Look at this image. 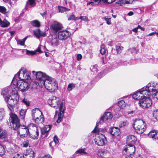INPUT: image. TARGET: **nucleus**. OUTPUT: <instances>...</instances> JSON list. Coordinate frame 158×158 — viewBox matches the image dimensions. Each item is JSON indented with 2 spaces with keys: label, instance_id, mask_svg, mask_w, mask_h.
<instances>
[{
  "label": "nucleus",
  "instance_id": "1",
  "mask_svg": "<svg viewBox=\"0 0 158 158\" xmlns=\"http://www.w3.org/2000/svg\"><path fill=\"white\" fill-rule=\"evenodd\" d=\"M30 126H32L33 128H34L35 129H36L35 135H32V134H30L29 131L28 127L24 125H20L19 127H18V129H16L15 130L17 131L18 134L22 138H24L29 136L30 138L33 139H37L38 138L39 134L38 127L35 124L33 123L30 124Z\"/></svg>",
  "mask_w": 158,
  "mask_h": 158
},
{
  "label": "nucleus",
  "instance_id": "2",
  "mask_svg": "<svg viewBox=\"0 0 158 158\" xmlns=\"http://www.w3.org/2000/svg\"><path fill=\"white\" fill-rule=\"evenodd\" d=\"M19 99L17 91L15 88L12 90L10 95L5 98V101L7 104L8 107L10 110L13 109V106L18 103Z\"/></svg>",
  "mask_w": 158,
  "mask_h": 158
},
{
  "label": "nucleus",
  "instance_id": "3",
  "mask_svg": "<svg viewBox=\"0 0 158 158\" xmlns=\"http://www.w3.org/2000/svg\"><path fill=\"white\" fill-rule=\"evenodd\" d=\"M42 85H44L45 88L49 91L52 92L56 90L58 87L56 80L49 77L44 81H43Z\"/></svg>",
  "mask_w": 158,
  "mask_h": 158
},
{
  "label": "nucleus",
  "instance_id": "4",
  "mask_svg": "<svg viewBox=\"0 0 158 158\" xmlns=\"http://www.w3.org/2000/svg\"><path fill=\"white\" fill-rule=\"evenodd\" d=\"M146 123L143 120H136L133 124V126L137 133L141 134L145 130Z\"/></svg>",
  "mask_w": 158,
  "mask_h": 158
},
{
  "label": "nucleus",
  "instance_id": "5",
  "mask_svg": "<svg viewBox=\"0 0 158 158\" xmlns=\"http://www.w3.org/2000/svg\"><path fill=\"white\" fill-rule=\"evenodd\" d=\"M112 115L111 113L109 112H105L103 115L101 117L99 121H98L96 125L93 132L94 133L98 132L100 131L99 129H98L97 127L98 126V124H102L105 121L109 119H110L112 118Z\"/></svg>",
  "mask_w": 158,
  "mask_h": 158
},
{
  "label": "nucleus",
  "instance_id": "6",
  "mask_svg": "<svg viewBox=\"0 0 158 158\" xmlns=\"http://www.w3.org/2000/svg\"><path fill=\"white\" fill-rule=\"evenodd\" d=\"M12 83L15 86H17L19 88V90L23 92L27 91L29 88L28 84L27 82L18 80L15 78L13 79Z\"/></svg>",
  "mask_w": 158,
  "mask_h": 158
},
{
  "label": "nucleus",
  "instance_id": "7",
  "mask_svg": "<svg viewBox=\"0 0 158 158\" xmlns=\"http://www.w3.org/2000/svg\"><path fill=\"white\" fill-rule=\"evenodd\" d=\"M144 92L146 96H149L151 94V92H154L158 90V84L155 83H149L146 87H143Z\"/></svg>",
  "mask_w": 158,
  "mask_h": 158
},
{
  "label": "nucleus",
  "instance_id": "8",
  "mask_svg": "<svg viewBox=\"0 0 158 158\" xmlns=\"http://www.w3.org/2000/svg\"><path fill=\"white\" fill-rule=\"evenodd\" d=\"M11 122V126L14 130L18 129L21 124H20V120L16 115L12 114L10 116Z\"/></svg>",
  "mask_w": 158,
  "mask_h": 158
},
{
  "label": "nucleus",
  "instance_id": "9",
  "mask_svg": "<svg viewBox=\"0 0 158 158\" xmlns=\"http://www.w3.org/2000/svg\"><path fill=\"white\" fill-rule=\"evenodd\" d=\"M139 104L141 108L144 109L150 107L152 104V102L150 98L146 95V97L139 100Z\"/></svg>",
  "mask_w": 158,
  "mask_h": 158
},
{
  "label": "nucleus",
  "instance_id": "10",
  "mask_svg": "<svg viewBox=\"0 0 158 158\" xmlns=\"http://www.w3.org/2000/svg\"><path fill=\"white\" fill-rule=\"evenodd\" d=\"M32 72L34 75L35 76L37 79L39 80L38 83H40L41 85L43 84L42 81H44L49 77L45 73H43L40 71L36 72L35 71H32Z\"/></svg>",
  "mask_w": 158,
  "mask_h": 158
},
{
  "label": "nucleus",
  "instance_id": "11",
  "mask_svg": "<svg viewBox=\"0 0 158 158\" xmlns=\"http://www.w3.org/2000/svg\"><path fill=\"white\" fill-rule=\"evenodd\" d=\"M61 102H62L60 103V99L59 98L55 96L53 97L52 98L48 100V104L51 106L54 107H59Z\"/></svg>",
  "mask_w": 158,
  "mask_h": 158
},
{
  "label": "nucleus",
  "instance_id": "12",
  "mask_svg": "<svg viewBox=\"0 0 158 158\" xmlns=\"http://www.w3.org/2000/svg\"><path fill=\"white\" fill-rule=\"evenodd\" d=\"M106 137L102 134H98L95 136V143L98 146H102L105 143Z\"/></svg>",
  "mask_w": 158,
  "mask_h": 158
},
{
  "label": "nucleus",
  "instance_id": "13",
  "mask_svg": "<svg viewBox=\"0 0 158 158\" xmlns=\"http://www.w3.org/2000/svg\"><path fill=\"white\" fill-rule=\"evenodd\" d=\"M135 151V148L134 145H130L127 144L125 145L123 148V153L124 154L132 155Z\"/></svg>",
  "mask_w": 158,
  "mask_h": 158
},
{
  "label": "nucleus",
  "instance_id": "14",
  "mask_svg": "<svg viewBox=\"0 0 158 158\" xmlns=\"http://www.w3.org/2000/svg\"><path fill=\"white\" fill-rule=\"evenodd\" d=\"M59 108L60 112L58 114V118L56 121L57 123H60L62 121L64 116V114L65 109L64 103V102L61 103L60 106H59Z\"/></svg>",
  "mask_w": 158,
  "mask_h": 158
},
{
  "label": "nucleus",
  "instance_id": "15",
  "mask_svg": "<svg viewBox=\"0 0 158 158\" xmlns=\"http://www.w3.org/2000/svg\"><path fill=\"white\" fill-rule=\"evenodd\" d=\"M63 28L62 25L58 22H54L50 26L51 31L54 33H57L59 31L61 30Z\"/></svg>",
  "mask_w": 158,
  "mask_h": 158
},
{
  "label": "nucleus",
  "instance_id": "16",
  "mask_svg": "<svg viewBox=\"0 0 158 158\" xmlns=\"http://www.w3.org/2000/svg\"><path fill=\"white\" fill-rule=\"evenodd\" d=\"M143 89L142 88L139 91H137L133 94L132 97L134 99L140 100L142 99L143 97H146L145 93L144 92Z\"/></svg>",
  "mask_w": 158,
  "mask_h": 158
},
{
  "label": "nucleus",
  "instance_id": "17",
  "mask_svg": "<svg viewBox=\"0 0 158 158\" xmlns=\"http://www.w3.org/2000/svg\"><path fill=\"white\" fill-rule=\"evenodd\" d=\"M70 33L68 31H60L58 33V37L59 40L67 39L70 36Z\"/></svg>",
  "mask_w": 158,
  "mask_h": 158
},
{
  "label": "nucleus",
  "instance_id": "18",
  "mask_svg": "<svg viewBox=\"0 0 158 158\" xmlns=\"http://www.w3.org/2000/svg\"><path fill=\"white\" fill-rule=\"evenodd\" d=\"M137 140L136 137L134 135H129L127 136V143L130 145H133Z\"/></svg>",
  "mask_w": 158,
  "mask_h": 158
},
{
  "label": "nucleus",
  "instance_id": "19",
  "mask_svg": "<svg viewBox=\"0 0 158 158\" xmlns=\"http://www.w3.org/2000/svg\"><path fill=\"white\" fill-rule=\"evenodd\" d=\"M109 133L113 136H117L119 135L121 132L119 129L115 127H114L110 128L109 130Z\"/></svg>",
  "mask_w": 158,
  "mask_h": 158
},
{
  "label": "nucleus",
  "instance_id": "20",
  "mask_svg": "<svg viewBox=\"0 0 158 158\" xmlns=\"http://www.w3.org/2000/svg\"><path fill=\"white\" fill-rule=\"evenodd\" d=\"M34 152L32 150L27 151L26 153L23 155V158H34Z\"/></svg>",
  "mask_w": 158,
  "mask_h": 158
},
{
  "label": "nucleus",
  "instance_id": "21",
  "mask_svg": "<svg viewBox=\"0 0 158 158\" xmlns=\"http://www.w3.org/2000/svg\"><path fill=\"white\" fill-rule=\"evenodd\" d=\"M34 34L38 38L41 36L44 37L46 36L45 32L41 31L39 29L35 30L34 31Z\"/></svg>",
  "mask_w": 158,
  "mask_h": 158
},
{
  "label": "nucleus",
  "instance_id": "22",
  "mask_svg": "<svg viewBox=\"0 0 158 158\" xmlns=\"http://www.w3.org/2000/svg\"><path fill=\"white\" fill-rule=\"evenodd\" d=\"M51 127V125H46L41 129V135H44L47 133L50 130Z\"/></svg>",
  "mask_w": 158,
  "mask_h": 158
},
{
  "label": "nucleus",
  "instance_id": "23",
  "mask_svg": "<svg viewBox=\"0 0 158 158\" xmlns=\"http://www.w3.org/2000/svg\"><path fill=\"white\" fill-rule=\"evenodd\" d=\"M18 77L20 80H23L24 77V71L22 70H19L17 74L15 75L13 78H15V77Z\"/></svg>",
  "mask_w": 158,
  "mask_h": 158
},
{
  "label": "nucleus",
  "instance_id": "24",
  "mask_svg": "<svg viewBox=\"0 0 158 158\" xmlns=\"http://www.w3.org/2000/svg\"><path fill=\"white\" fill-rule=\"evenodd\" d=\"M133 1V0H120L118 2V4L121 6H122L126 4L131 3Z\"/></svg>",
  "mask_w": 158,
  "mask_h": 158
},
{
  "label": "nucleus",
  "instance_id": "25",
  "mask_svg": "<svg viewBox=\"0 0 158 158\" xmlns=\"http://www.w3.org/2000/svg\"><path fill=\"white\" fill-rule=\"evenodd\" d=\"M31 24L33 27H39L40 26V22L37 20H35L31 21Z\"/></svg>",
  "mask_w": 158,
  "mask_h": 158
},
{
  "label": "nucleus",
  "instance_id": "26",
  "mask_svg": "<svg viewBox=\"0 0 158 158\" xmlns=\"http://www.w3.org/2000/svg\"><path fill=\"white\" fill-rule=\"evenodd\" d=\"M10 23L6 19L2 21L1 27H7L10 25Z\"/></svg>",
  "mask_w": 158,
  "mask_h": 158
},
{
  "label": "nucleus",
  "instance_id": "27",
  "mask_svg": "<svg viewBox=\"0 0 158 158\" xmlns=\"http://www.w3.org/2000/svg\"><path fill=\"white\" fill-rule=\"evenodd\" d=\"M35 120V123L39 124L43 123L44 122V119L43 117L40 116V117H36Z\"/></svg>",
  "mask_w": 158,
  "mask_h": 158
},
{
  "label": "nucleus",
  "instance_id": "28",
  "mask_svg": "<svg viewBox=\"0 0 158 158\" xmlns=\"http://www.w3.org/2000/svg\"><path fill=\"white\" fill-rule=\"evenodd\" d=\"M5 111L2 108H0V121H2L4 116Z\"/></svg>",
  "mask_w": 158,
  "mask_h": 158
},
{
  "label": "nucleus",
  "instance_id": "29",
  "mask_svg": "<svg viewBox=\"0 0 158 158\" xmlns=\"http://www.w3.org/2000/svg\"><path fill=\"white\" fill-rule=\"evenodd\" d=\"M26 111V110L22 109L19 111V114L22 119H24L25 116V113Z\"/></svg>",
  "mask_w": 158,
  "mask_h": 158
},
{
  "label": "nucleus",
  "instance_id": "30",
  "mask_svg": "<svg viewBox=\"0 0 158 158\" xmlns=\"http://www.w3.org/2000/svg\"><path fill=\"white\" fill-rule=\"evenodd\" d=\"M86 149L84 148H80L75 153L76 154H87V152H86Z\"/></svg>",
  "mask_w": 158,
  "mask_h": 158
},
{
  "label": "nucleus",
  "instance_id": "31",
  "mask_svg": "<svg viewBox=\"0 0 158 158\" xmlns=\"http://www.w3.org/2000/svg\"><path fill=\"white\" fill-rule=\"evenodd\" d=\"M26 70L24 71V77L23 80H29L30 78V76L28 73L27 72Z\"/></svg>",
  "mask_w": 158,
  "mask_h": 158
},
{
  "label": "nucleus",
  "instance_id": "32",
  "mask_svg": "<svg viewBox=\"0 0 158 158\" xmlns=\"http://www.w3.org/2000/svg\"><path fill=\"white\" fill-rule=\"evenodd\" d=\"M75 87V84L73 83H69L67 89L68 91H71Z\"/></svg>",
  "mask_w": 158,
  "mask_h": 158
},
{
  "label": "nucleus",
  "instance_id": "33",
  "mask_svg": "<svg viewBox=\"0 0 158 158\" xmlns=\"http://www.w3.org/2000/svg\"><path fill=\"white\" fill-rule=\"evenodd\" d=\"M59 42L58 40H51L49 44L51 45L55 46L58 45Z\"/></svg>",
  "mask_w": 158,
  "mask_h": 158
},
{
  "label": "nucleus",
  "instance_id": "34",
  "mask_svg": "<svg viewBox=\"0 0 158 158\" xmlns=\"http://www.w3.org/2000/svg\"><path fill=\"white\" fill-rule=\"evenodd\" d=\"M26 51V54L29 56H32L36 53L35 52L33 51H30L24 49L23 50V52Z\"/></svg>",
  "mask_w": 158,
  "mask_h": 158
},
{
  "label": "nucleus",
  "instance_id": "35",
  "mask_svg": "<svg viewBox=\"0 0 158 158\" xmlns=\"http://www.w3.org/2000/svg\"><path fill=\"white\" fill-rule=\"evenodd\" d=\"M35 4V0H28L27 2V5H29L30 6H34Z\"/></svg>",
  "mask_w": 158,
  "mask_h": 158
},
{
  "label": "nucleus",
  "instance_id": "36",
  "mask_svg": "<svg viewBox=\"0 0 158 158\" xmlns=\"http://www.w3.org/2000/svg\"><path fill=\"white\" fill-rule=\"evenodd\" d=\"M78 17H75V16L73 15H70L68 18V20H78Z\"/></svg>",
  "mask_w": 158,
  "mask_h": 158
},
{
  "label": "nucleus",
  "instance_id": "37",
  "mask_svg": "<svg viewBox=\"0 0 158 158\" xmlns=\"http://www.w3.org/2000/svg\"><path fill=\"white\" fill-rule=\"evenodd\" d=\"M100 48V52L101 53L102 55L104 54L106 52V50L105 49L104 45L103 44L101 45Z\"/></svg>",
  "mask_w": 158,
  "mask_h": 158
},
{
  "label": "nucleus",
  "instance_id": "38",
  "mask_svg": "<svg viewBox=\"0 0 158 158\" xmlns=\"http://www.w3.org/2000/svg\"><path fill=\"white\" fill-rule=\"evenodd\" d=\"M156 131H151L148 134V135L150 137H151L153 139H154L155 137V135L156 134Z\"/></svg>",
  "mask_w": 158,
  "mask_h": 158
},
{
  "label": "nucleus",
  "instance_id": "39",
  "mask_svg": "<svg viewBox=\"0 0 158 158\" xmlns=\"http://www.w3.org/2000/svg\"><path fill=\"white\" fill-rule=\"evenodd\" d=\"M118 105L122 108L125 106V102L123 100H121L118 102Z\"/></svg>",
  "mask_w": 158,
  "mask_h": 158
},
{
  "label": "nucleus",
  "instance_id": "40",
  "mask_svg": "<svg viewBox=\"0 0 158 158\" xmlns=\"http://www.w3.org/2000/svg\"><path fill=\"white\" fill-rule=\"evenodd\" d=\"M153 115L154 117L157 120H158V110L154 111L153 113Z\"/></svg>",
  "mask_w": 158,
  "mask_h": 158
},
{
  "label": "nucleus",
  "instance_id": "41",
  "mask_svg": "<svg viewBox=\"0 0 158 158\" xmlns=\"http://www.w3.org/2000/svg\"><path fill=\"white\" fill-rule=\"evenodd\" d=\"M8 93V88H6L3 89L1 93L2 95L4 96L6 95Z\"/></svg>",
  "mask_w": 158,
  "mask_h": 158
},
{
  "label": "nucleus",
  "instance_id": "42",
  "mask_svg": "<svg viewBox=\"0 0 158 158\" xmlns=\"http://www.w3.org/2000/svg\"><path fill=\"white\" fill-rule=\"evenodd\" d=\"M116 50L117 53L119 54L121 52V51L123 49V47H121L119 46H116Z\"/></svg>",
  "mask_w": 158,
  "mask_h": 158
},
{
  "label": "nucleus",
  "instance_id": "43",
  "mask_svg": "<svg viewBox=\"0 0 158 158\" xmlns=\"http://www.w3.org/2000/svg\"><path fill=\"white\" fill-rule=\"evenodd\" d=\"M5 152V149L3 147L2 145L0 146V155L4 154Z\"/></svg>",
  "mask_w": 158,
  "mask_h": 158
},
{
  "label": "nucleus",
  "instance_id": "44",
  "mask_svg": "<svg viewBox=\"0 0 158 158\" xmlns=\"http://www.w3.org/2000/svg\"><path fill=\"white\" fill-rule=\"evenodd\" d=\"M115 0H102V3L105 4L111 3L115 2Z\"/></svg>",
  "mask_w": 158,
  "mask_h": 158
},
{
  "label": "nucleus",
  "instance_id": "45",
  "mask_svg": "<svg viewBox=\"0 0 158 158\" xmlns=\"http://www.w3.org/2000/svg\"><path fill=\"white\" fill-rule=\"evenodd\" d=\"M90 69L92 72L94 73L97 72L98 71V69L97 68V66L94 65L90 67Z\"/></svg>",
  "mask_w": 158,
  "mask_h": 158
},
{
  "label": "nucleus",
  "instance_id": "46",
  "mask_svg": "<svg viewBox=\"0 0 158 158\" xmlns=\"http://www.w3.org/2000/svg\"><path fill=\"white\" fill-rule=\"evenodd\" d=\"M128 51L133 54H135L137 52V50L135 48H130L128 49Z\"/></svg>",
  "mask_w": 158,
  "mask_h": 158
},
{
  "label": "nucleus",
  "instance_id": "47",
  "mask_svg": "<svg viewBox=\"0 0 158 158\" xmlns=\"http://www.w3.org/2000/svg\"><path fill=\"white\" fill-rule=\"evenodd\" d=\"M59 12L63 13L66 11V7L62 6H59Z\"/></svg>",
  "mask_w": 158,
  "mask_h": 158
},
{
  "label": "nucleus",
  "instance_id": "48",
  "mask_svg": "<svg viewBox=\"0 0 158 158\" xmlns=\"http://www.w3.org/2000/svg\"><path fill=\"white\" fill-rule=\"evenodd\" d=\"M23 102L27 106L30 105V102L27 99H24L23 100Z\"/></svg>",
  "mask_w": 158,
  "mask_h": 158
},
{
  "label": "nucleus",
  "instance_id": "49",
  "mask_svg": "<svg viewBox=\"0 0 158 158\" xmlns=\"http://www.w3.org/2000/svg\"><path fill=\"white\" fill-rule=\"evenodd\" d=\"M79 19H81L82 20L88 22L89 21L88 18L86 16H81L79 17H78Z\"/></svg>",
  "mask_w": 158,
  "mask_h": 158
},
{
  "label": "nucleus",
  "instance_id": "50",
  "mask_svg": "<svg viewBox=\"0 0 158 158\" xmlns=\"http://www.w3.org/2000/svg\"><path fill=\"white\" fill-rule=\"evenodd\" d=\"M40 111L39 110V109L35 108L33 109L32 110V114H36L37 113H40Z\"/></svg>",
  "mask_w": 158,
  "mask_h": 158
},
{
  "label": "nucleus",
  "instance_id": "51",
  "mask_svg": "<svg viewBox=\"0 0 158 158\" xmlns=\"http://www.w3.org/2000/svg\"><path fill=\"white\" fill-rule=\"evenodd\" d=\"M18 44L24 45L25 40H17Z\"/></svg>",
  "mask_w": 158,
  "mask_h": 158
},
{
  "label": "nucleus",
  "instance_id": "52",
  "mask_svg": "<svg viewBox=\"0 0 158 158\" xmlns=\"http://www.w3.org/2000/svg\"><path fill=\"white\" fill-rule=\"evenodd\" d=\"M13 158H23V155L22 154H17Z\"/></svg>",
  "mask_w": 158,
  "mask_h": 158
},
{
  "label": "nucleus",
  "instance_id": "53",
  "mask_svg": "<svg viewBox=\"0 0 158 158\" xmlns=\"http://www.w3.org/2000/svg\"><path fill=\"white\" fill-rule=\"evenodd\" d=\"M127 124H128L127 121H124L122 122L119 125L120 127H122L126 126Z\"/></svg>",
  "mask_w": 158,
  "mask_h": 158
},
{
  "label": "nucleus",
  "instance_id": "54",
  "mask_svg": "<svg viewBox=\"0 0 158 158\" xmlns=\"http://www.w3.org/2000/svg\"><path fill=\"white\" fill-rule=\"evenodd\" d=\"M6 8L3 6H0V12L2 13H5L6 12Z\"/></svg>",
  "mask_w": 158,
  "mask_h": 158
},
{
  "label": "nucleus",
  "instance_id": "55",
  "mask_svg": "<svg viewBox=\"0 0 158 158\" xmlns=\"http://www.w3.org/2000/svg\"><path fill=\"white\" fill-rule=\"evenodd\" d=\"M104 19L106 21L107 24L109 25L111 24L110 18H108L105 17H104Z\"/></svg>",
  "mask_w": 158,
  "mask_h": 158
},
{
  "label": "nucleus",
  "instance_id": "56",
  "mask_svg": "<svg viewBox=\"0 0 158 158\" xmlns=\"http://www.w3.org/2000/svg\"><path fill=\"white\" fill-rule=\"evenodd\" d=\"M56 144V143H58L59 142V141L58 139V138L56 135H55L54 136L53 138V141Z\"/></svg>",
  "mask_w": 158,
  "mask_h": 158
},
{
  "label": "nucleus",
  "instance_id": "57",
  "mask_svg": "<svg viewBox=\"0 0 158 158\" xmlns=\"http://www.w3.org/2000/svg\"><path fill=\"white\" fill-rule=\"evenodd\" d=\"M93 1L94 2V3L96 4H100L102 2H102L101 0H93Z\"/></svg>",
  "mask_w": 158,
  "mask_h": 158
},
{
  "label": "nucleus",
  "instance_id": "58",
  "mask_svg": "<svg viewBox=\"0 0 158 158\" xmlns=\"http://www.w3.org/2000/svg\"><path fill=\"white\" fill-rule=\"evenodd\" d=\"M82 56L81 54H78L77 55V58L78 60H80L82 58Z\"/></svg>",
  "mask_w": 158,
  "mask_h": 158
},
{
  "label": "nucleus",
  "instance_id": "59",
  "mask_svg": "<svg viewBox=\"0 0 158 158\" xmlns=\"http://www.w3.org/2000/svg\"><path fill=\"white\" fill-rule=\"evenodd\" d=\"M56 145V144L55 143V142L53 141H52L51 142L49 143V146H50L53 148L54 146H55Z\"/></svg>",
  "mask_w": 158,
  "mask_h": 158
},
{
  "label": "nucleus",
  "instance_id": "60",
  "mask_svg": "<svg viewBox=\"0 0 158 158\" xmlns=\"http://www.w3.org/2000/svg\"><path fill=\"white\" fill-rule=\"evenodd\" d=\"M36 53L37 52H39V53H41L42 51L41 50V48L40 45L37 48V49L35 51H34Z\"/></svg>",
  "mask_w": 158,
  "mask_h": 158
},
{
  "label": "nucleus",
  "instance_id": "61",
  "mask_svg": "<svg viewBox=\"0 0 158 158\" xmlns=\"http://www.w3.org/2000/svg\"><path fill=\"white\" fill-rule=\"evenodd\" d=\"M41 158H52L49 155H45L44 157H41Z\"/></svg>",
  "mask_w": 158,
  "mask_h": 158
},
{
  "label": "nucleus",
  "instance_id": "62",
  "mask_svg": "<svg viewBox=\"0 0 158 158\" xmlns=\"http://www.w3.org/2000/svg\"><path fill=\"white\" fill-rule=\"evenodd\" d=\"M47 13V12L46 11H45L43 13H41V15L43 17H44L45 15H46Z\"/></svg>",
  "mask_w": 158,
  "mask_h": 158
},
{
  "label": "nucleus",
  "instance_id": "63",
  "mask_svg": "<svg viewBox=\"0 0 158 158\" xmlns=\"http://www.w3.org/2000/svg\"><path fill=\"white\" fill-rule=\"evenodd\" d=\"M154 96H156V98L158 100V91L154 94Z\"/></svg>",
  "mask_w": 158,
  "mask_h": 158
},
{
  "label": "nucleus",
  "instance_id": "64",
  "mask_svg": "<svg viewBox=\"0 0 158 158\" xmlns=\"http://www.w3.org/2000/svg\"><path fill=\"white\" fill-rule=\"evenodd\" d=\"M155 137H154V139H158V133H156V134L155 135Z\"/></svg>",
  "mask_w": 158,
  "mask_h": 158
}]
</instances>
